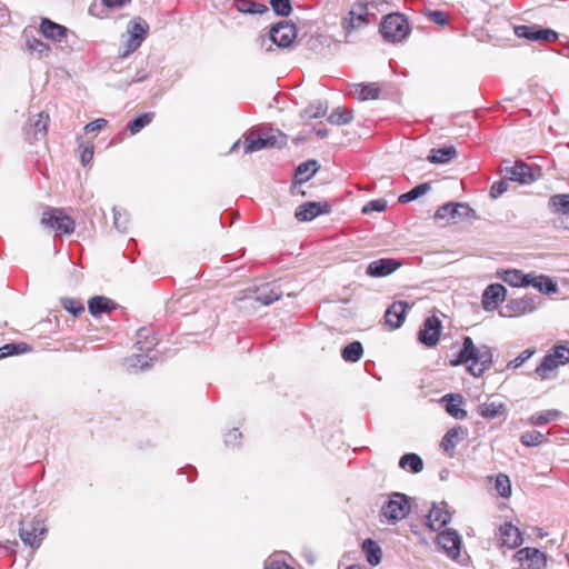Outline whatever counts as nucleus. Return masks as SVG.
Segmentation results:
<instances>
[{
	"label": "nucleus",
	"mask_w": 569,
	"mask_h": 569,
	"mask_svg": "<svg viewBox=\"0 0 569 569\" xmlns=\"http://www.w3.org/2000/svg\"><path fill=\"white\" fill-rule=\"evenodd\" d=\"M80 160L83 166L91 162L93 158V144L92 143H80Z\"/></svg>",
	"instance_id": "6e6d98bb"
},
{
	"label": "nucleus",
	"mask_w": 569,
	"mask_h": 569,
	"mask_svg": "<svg viewBox=\"0 0 569 569\" xmlns=\"http://www.w3.org/2000/svg\"><path fill=\"white\" fill-rule=\"evenodd\" d=\"M560 366L548 352L541 360L540 365L536 367L535 375L540 380H550L557 376V370Z\"/></svg>",
	"instance_id": "a878e982"
},
{
	"label": "nucleus",
	"mask_w": 569,
	"mask_h": 569,
	"mask_svg": "<svg viewBox=\"0 0 569 569\" xmlns=\"http://www.w3.org/2000/svg\"><path fill=\"white\" fill-rule=\"evenodd\" d=\"M560 416H561V412L559 410H556V409L545 410V411L537 412V413L532 415L528 419V422L531 426H541V425H546V423H549L551 421L559 419Z\"/></svg>",
	"instance_id": "72a5a7b5"
},
{
	"label": "nucleus",
	"mask_w": 569,
	"mask_h": 569,
	"mask_svg": "<svg viewBox=\"0 0 569 569\" xmlns=\"http://www.w3.org/2000/svg\"><path fill=\"white\" fill-rule=\"evenodd\" d=\"M318 171L316 160H309L298 166L296 170V182L302 183L309 180Z\"/></svg>",
	"instance_id": "473e14b6"
},
{
	"label": "nucleus",
	"mask_w": 569,
	"mask_h": 569,
	"mask_svg": "<svg viewBox=\"0 0 569 569\" xmlns=\"http://www.w3.org/2000/svg\"><path fill=\"white\" fill-rule=\"evenodd\" d=\"M148 31V24L146 22H136L130 29V37L127 42V49L123 53V56H127L133 51H136L141 42L144 39V36Z\"/></svg>",
	"instance_id": "b1692460"
},
{
	"label": "nucleus",
	"mask_w": 569,
	"mask_h": 569,
	"mask_svg": "<svg viewBox=\"0 0 569 569\" xmlns=\"http://www.w3.org/2000/svg\"><path fill=\"white\" fill-rule=\"evenodd\" d=\"M507 188H508V184L506 181L501 180V181L495 182L490 188V196L492 198H498L507 191Z\"/></svg>",
	"instance_id": "052dcab7"
},
{
	"label": "nucleus",
	"mask_w": 569,
	"mask_h": 569,
	"mask_svg": "<svg viewBox=\"0 0 569 569\" xmlns=\"http://www.w3.org/2000/svg\"><path fill=\"white\" fill-rule=\"evenodd\" d=\"M40 33L54 42H61L67 39L69 30L49 18H42L39 24Z\"/></svg>",
	"instance_id": "aec40b11"
},
{
	"label": "nucleus",
	"mask_w": 569,
	"mask_h": 569,
	"mask_svg": "<svg viewBox=\"0 0 569 569\" xmlns=\"http://www.w3.org/2000/svg\"><path fill=\"white\" fill-rule=\"evenodd\" d=\"M460 208H465V206L461 203H452V202L446 203V204L441 206L436 211L435 218L439 219V220H442V219L453 220Z\"/></svg>",
	"instance_id": "ea45409f"
},
{
	"label": "nucleus",
	"mask_w": 569,
	"mask_h": 569,
	"mask_svg": "<svg viewBox=\"0 0 569 569\" xmlns=\"http://www.w3.org/2000/svg\"><path fill=\"white\" fill-rule=\"evenodd\" d=\"M533 353L535 350L526 349L518 357L511 360L508 366L512 368H518L522 366Z\"/></svg>",
	"instance_id": "13d9d810"
},
{
	"label": "nucleus",
	"mask_w": 569,
	"mask_h": 569,
	"mask_svg": "<svg viewBox=\"0 0 569 569\" xmlns=\"http://www.w3.org/2000/svg\"><path fill=\"white\" fill-rule=\"evenodd\" d=\"M154 119L153 112H146L133 119L128 123V130L131 134H137L140 132L144 127L150 124L152 120Z\"/></svg>",
	"instance_id": "58836bf2"
},
{
	"label": "nucleus",
	"mask_w": 569,
	"mask_h": 569,
	"mask_svg": "<svg viewBox=\"0 0 569 569\" xmlns=\"http://www.w3.org/2000/svg\"><path fill=\"white\" fill-rule=\"evenodd\" d=\"M507 290L501 283L489 284L481 298L482 308L486 311H495L506 300Z\"/></svg>",
	"instance_id": "4468645a"
},
{
	"label": "nucleus",
	"mask_w": 569,
	"mask_h": 569,
	"mask_svg": "<svg viewBox=\"0 0 569 569\" xmlns=\"http://www.w3.org/2000/svg\"><path fill=\"white\" fill-rule=\"evenodd\" d=\"M427 17L433 23L443 27L449 22V17L446 12L440 10L430 11L427 13Z\"/></svg>",
	"instance_id": "4d7b16f0"
},
{
	"label": "nucleus",
	"mask_w": 569,
	"mask_h": 569,
	"mask_svg": "<svg viewBox=\"0 0 569 569\" xmlns=\"http://www.w3.org/2000/svg\"><path fill=\"white\" fill-rule=\"evenodd\" d=\"M270 6L277 14L283 17L289 16L292 10L290 0H270Z\"/></svg>",
	"instance_id": "603ef678"
},
{
	"label": "nucleus",
	"mask_w": 569,
	"mask_h": 569,
	"mask_svg": "<svg viewBox=\"0 0 569 569\" xmlns=\"http://www.w3.org/2000/svg\"><path fill=\"white\" fill-rule=\"evenodd\" d=\"M513 32L519 38H525L535 42H556L558 33L551 29H543L538 24L531 26H516Z\"/></svg>",
	"instance_id": "0eeeda50"
},
{
	"label": "nucleus",
	"mask_w": 569,
	"mask_h": 569,
	"mask_svg": "<svg viewBox=\"0 0 569 569\" xmlns=\"http://www.w3.org/2000/svg\"><path fill=\"white\" fill-rule=\"evenodd\" d=\"M479 415L486 419H495L505 413L506 407L503 403L485 402L479 407Z\"/></svg>",
	"instance_id": "c9c22d12"
},
{
	"label": "nucleus",
	"mask_w": 569,
	"mask_h": 569,
	"mask_svg": "<svg viewBox=\"0 0 569 569\" xmlns=\"http://www.w3.org/2000/svg\"><path fill=\"white\" fill-rule=\"evenodd\" d=\"M528 286H532L540 292L548 295L556 293L558 290L557 283L551 278L545 274L535 276L532 273H529Z\"/></svg>",
	"instance_id": "c756f323"
},
{
	"label": "nucleus",
	"mask_w": 569,
	"mask_h": 569,
	"mask_svg": "<svg viewBox=\"0 0 569 569\" xmlns=\"http://www.w3.org/2000/svg\"><path fill=\"white\" fill-rule=\"evenodd\" d=\"M244 153H252L266 148L263 136H256L253 132H250L243 141Z\"/></svg>",
	"instance_id": "4c0bfd02"
},
{
	"label": "nucleus",
	"mask_w": 569,
	"mask_h": 569,
	"mask_svg": "<svg viewBox=\"0 0 569 569\" xmlns=\"http://www.w3.org/2000/svg\"><path fill=\"white\" fill-rule=\"evenodd\" d=\"M450 362L452 366L468 365L467 370L473 377H481L491 367L492 352L488 346H476L467 336L463 338L462 348L457 358Z\"/></svg>",
	"instance_id": "f257e3e1"
},
{
	"label": "nucleus",
	"mask_w": 569,
	"mask_h": 569,
	"mask_svg": "<svg viewBox=\"0 0 569 569\" xmlns=\"http://www.w3.org/2000/svg\"><path fill=\"white\" fill-rule=\"evenodd\" d=\"M399 466L403 469L409 468L411 472L418 473L423 469V461L416 453H406L400 458Z\"/></svg>",
	"instance_id": "e433bc0d"
},
{
	"label": "nucleus",
	"mask_w": 569,
	"mask_h": 569,
	"mask_svg": "<svg viewBox=\"0 0 569 569\" xmlns=\"http://www.w3.org/2000/svg\"><path fill=\"white\" fill-rule=\"evenodd\" d=\"M387 209V201L385 199L370 200L362 207V213L382 212Z\"/></svg>",
	"instance_id": "5fc2aeb1"
},
{
	"label": "nucleus",
	"mask_w": 569,
	"mask_h": 569,
	"mask_svg": "<svg viewBox=\"0 0 569 569\" xmlns=\"http://www.w3.org/2000/svg\"><path fill=\"white\" fill-rule=\"evenodd\" d=\"M107 7H118L126 2V0H102Z\"/></svg>",
	"instance_id": "e2e57ef3"
},
{
	"label": "nucleus",
	"mask_w": 569,
	"mask_h": 569,
	"mask_svg": "<svg viewBox=\"0 0 569 569\" xmlns=\"http://www.w3.org/2000/svg\"><path fill=\"white\" fill-rule=\"evenodd\" d=\"M266 148H281L287 143V136L280 131L271 132L263 136Z\"/></svg>",
	"instance_id": "09e8293b"
},
{
	"label": "nucleus",
	"mask_w": 569,
	"mask_h": 569,
	"mask_svg": "<svg viewBox=\"0 0 569 569\" xmlns=\"http://www.w3.org/2000/svg\"><path fill=\"white\" fill-rule=\"evenodd\" d=\"M264 569H295L284 561L270 560L266 563Z\"/></svg>",
	"instance_id": "680f3d73"
},
{
	"label": "nucleus",
	"mask_w": 569,
	"mask_h": 569,
	"mask_svg": "<svg viewBox=\"0 0 569 569\" xmlns=\"http://www.w3.org/2000/svg\"><path fill=\"white\" fill-rule=\"evenodd\" d=\"M549 353L553 357L559 366L569 363V347L558 345L550 349Z\"/></svg>",
	"instance_id": "3c124183"
},
{
	"label": "nucleus",
	"mask_w": 569,
	"mask_h": 569,
	"mask_svg": "<svg viewBox=\"0 0 569 569\" xmlns=\"http://www.w3.org/2000/svg\"><path fill=\"white\" fill-rule=\"evenodd\" d=\"M401 263L391 258H381L370 262L367 267V274L373 278L387 277L395 272Z\"/></svg>",
	"instance_id": "6ab92c4d"
},
{
	"label": "nucleus",
	"mask_w": 569,
	"mask_h": 569,
	"mask_svg": "<svg viewBox=\"0 0 569 569\" xmlns=\"http://www.w3.org/2000/svg\"><path fill=\"white\" fill-rule=\"evenodd\" d=\"M463 429L461 427H455L450 429L442 438L440 442L441 449L449 455L453 456L457 445L463 439Z\"/></svg>",
	"instance_id": "bb28decb"
},
{
	"label": "nucleus",
	"mask_w": 569,
	"mask_h": 569,
	"mask_svg": "<svg viewBox=\"0 0 569 569\" xmlns=\"http://www.w3.org/2000/svg\"><path fill=\"white\" fill-rule=\"evenodd\" d=\"M108 124V121L103 118H100V119H96L91 122H89L86 127H84V131L87 133L89 132H94V131H100L102 129H104Z\"/></svg>",
	"instance_id": "bf43d9fd"
},
{
	"label": "nucleus",
	"mask_w": 569,
	"mask_h": 569,
	"mask_svg": "<svg viewBox=\"0 0 569 569\" xmlns=\"http://www.w3.org/2000/svg\"><path fill=\"white\" fill-rule=\"evenodd\" d=\"M411 506L406 495L393 493L382 508V515L391 522L405 519L410 512Z\"/></svg>",
	"instance_id": "423d86ee"
},
{
	"label": "nucleus",
	"mask_w": 569,
	"mask_h": 569,
	"mask_svg": "<svg viewBox=\"0 0 569 569\" xmlns=\"http://www.w3.org/2000/svg\"><path fill=\"white\" fill-rule=\"evenodd\" d=\"M325 113H326V110L322 109V107H318L316 112L309 114V118H319V117L325 116Z\"/></svg>",
	"instance_id": "0e129e2a"
},
{
	"label": "nucleus",
	"mask_w": 569,
	"mask_h": 569,
	"mask_svg": "<svg viewBox=\"0 0 569 569\" xmlns=\"http://www.w3.org/2000/svg\"><path fill=\"white\" fill-rule=\"evenodd\" d=\"M369 3L359 0L353 3L352 8L342 19V28L346 37H350L353 32L359 31L368 26L370 21Z\"/></svg>",
	"instance_id": "20e7f679"
},
{
	"label": "nucleus",
	"mask_w": 569,
	"mask_h": 569,
	"mask_svg": "<svg viewBox=\"0 0 569 569\" xmlns=\"http://www.w3.org/2000/svg\"><path fill=\"white\" fill-rule=\"evenodd\" d=\"M495 487L501 497L509 498L511 496V482L507 475H498L496 478Z\"/></svg>",
	"instance_id": "de8ad7c7"
},
{
	"label": "nucleus",
	"mask_w": 569,
	"mask_h": 569,
	"mask_svg": "<svg viewBox=\"0 0 569 569\" xmlns=\"http://www.w3.org/2000/svg\"><path fill=\"white\" fill-rule=\"evenodd\" d=\"M114 226L118 228V229H121L122 226L120 224V219L119 217L117 216V213H114V221H113Z\"/></svg>",
	"instance_id": "774afa93"
},
{
	"label": "nucleus",
	"mask_w": 569,
	"mask_h": 569,
	"mask_svg": "<svg viewBox=\"0 0 569 569\" xmlns=\"http://www.w3.org/2000/svg\"><path fill=\"white\" fill-rule=\"evenodd\" d=\"M352 119V112L347 109L337 108L328 117V121L332 124L342 126L350 122Z\"/></svg>",
	"instance_id": "37998d69"
},
{
	"label": "nucleus",
	"mask_w": 569,
	"mask_h": 569,
	"mask_svg": "<svg viewBox=\"0 0 569 569\" xmlns=\"http://www.w3.org/2000/svg\"><path fill=\"white\" fill-rule=\"evenodd\" d=\"M451 520V512L446 503L433 505L427 515V526L433 530H440Z\"/></svg>",
	"instance_id": "f3484780"
},
{
	"label": "nucleus",
	"mask_w": 569,
	"mask_h": 569,
	"mask_svg": "<svg viewBox=\"0 0 569 569\" xmlns=\"http://www.w3.org/2000/svg\"><path fill=\"white\" fill-rule=\"evenodd\" d=\"M269 36L278 47L288 48L297 38V28L289 21H280L270 29Z\"/></svg>",
	"instance_id": "6e6552de"
},
{
	"label": "nucleus",
	"mask_w": 569,
	"mask_h": 569,
	"mask_svg": "<svg viewBox=\"0 0 569 569\" xmlns=\"http://www.w3.org/2000/svg\"><path fill=\"white\" fill-rule=\"evenodd\" d=\"M520 441L526 447H537L547 441V439L541 432L533 430L522 433Z\"/></svg>",
	"instance_id": "c03bdc74"
},
{
	"label": "nucleus",
	"mask_w": 569,
	"mask_h": 569,
	"mask_svg": "<svg viewBox=\"0 0 569 569\" xmlns=\"http://www.w3.org/2000/svg\"><path fill=\"white\" fill-rule=\"evenodd\" d=\"M282 295L283 291L278 282H264L256 288L254 300L263 306H268L279 300Z\"/></svg>",
	"instance_id": "dca6fc26"
},
{
	"label": "nucleus",
	"mask_w": 569,
	"mask_h": 569,
	"mask_svg": "<svg viewBox=\"0 0 569 569\" xmlns=\"http://www.w3.org/2000/svg\"><path fill=\"white\" fill-rule=\"evenodd\" d=\"M28 349L26 343H8L0 348V358L18 355Z\"/></svg>",
	"instance_id": "864d4df0"
},
{
	"label": "nucleus",
	"mask_w": 569,
	"mask_h": 569,
	"mask_svg": "<svg viewBox=\"0 0 569 569\" xmlns=\"http://www.w3.org/2000/svg\"><path fill=\"white\" fill-rule=\"evenodd\" d=\"M380 33L387 41L399 42L409 34V23L403 14L390 13L381 22Z\"/></svg>",
	"instance_id": "7ed1b4c3"
},
{
	"label": "nucleus",
	"mask_w": 569,
	"mask_h": 569,
	"mask_svg": "<svg viewBox=\"0 0 569 569\" xmlns=\"http://www.w3.org/2000/svg\"><path fill=\"white\" fill-rule=\"evenodd\" d=\"M499 278H501L506 283L511 287L520 288L528 287V278L529 273H523L518 269H508L498 272Z\"/></svg>",
	"instance_id": "c85d7f7f"
},
{
	"label": "nucleus",
	"mask_w": 569,
	"mask_h": 569,
	"mask_svg": "<svg viewBox=\"0 0 569 569\" xmlns=\"http://www.w3.org/2000/svg\"><path fill=\"white\" fill-rule=\"evenodd\" d=\"M42 227L58 234H71L76 229L74 220L61 208H48L42 212Z\"/></svg>",
	"instance_id": "f03ea898"
},
{
	"label": "nucleus",
	"mask_w": 569,
	"mask_h": 569,
	"mask_svg": "<svg viewBox=\"0 0 569 569\" xmlns=\"http://www.w3.org/2000/svg\"><path fill=\"white\" fill-rule=\"evenodd\" d=\"M446 402V411L456 419H463L467 417V411L461 408L463 398L460 395H446L442 398Z\"/></svg>",
	"instance_id": "cd10ccee"
},
{
	"label": "nucleus",
	"mask_w": 569,
	"mask_h": 569,
	"mask_svg": "<svg viewBox=\"0 0 569 569\" xmlns=\"http://www.w3.org/2000/svg\"><path fill=\"white\" fill-rule=\"evenodd\" d=\"M317 136L320 138H325L328 134V131L326 129H319L316 131Z\"/></svg>",
	"instance_id": "338daca9"
},
{
	"label": "nucleus",
	"mask_w": 569,
	"mask_h": 569,
	"mask_svg": "<svg viewBox=\"0 0 569 569\" xmlns=\"http://www.w3.org/2000/svg\"><path fill=\"white\" fill-rule=\"evenodd\" d=\"M26 46L29 51L37 52L39 57H48L51 51L50 46L38 38L28 39Z\"/></svg>",
	"instance_id": "a18cd8bd"
},
{
	"label": "nucleus",
	"mask_w": 569,
	"mask_h": 569,
	"mask_svg": "<svg viewBox=\"0 0 569 569\" xmlns=\"http://www.w3.org/2000/svg\"><path fill=\"white\" fill-rule=\"evenodd\" d=\"M381 87L377 82L356 83L350 87V94L360 101L378 99Z\"/></svg>",
	"instance_id": "5701e85b"
},
{
	"label": "nucleus",
	"mask_w": 569,
	"mask_h": 569,
	"mask_svg": "<svg viewBox=\"0 0 569 569\" xmlns=\"http://www.w3.org/2000/svg\"><path fill=\"white\" fill-rule=\"evenodd\" d=\"M516 558L525 569H541L546 566V556L536 548H522L517 551Z\"/></svg>",
	"instance_id": "2eb2a0df"
},
{
	"label": "nucleus",
	"mask_w": 569,
	"mask_h": 569,
	"mask_svg": "<svg viewBox=\"0 0 569 569\" xmlns=\"http://www.w3.org/2000/svg\"><path fill=\"white\" fill-rule=\"evenodd\" d=\"M502 171L506 179L521 184H530L541 178L540 167L530 166L523 161H516L512 166H506Z\"/></svg>",
	"instance_id": "39448f33"
},
{
	"label": "nucleus",
	"mask_w": 569,
	"mask_h": 569,
	"mask_svg": "<svg viewBox=\"0 0 569 569\" xmlns=\"http://www.w3.org/2000/svg\"><path fill=\"white\" fill-rule=\"evenodd\" d=\"M116 308H117V303L113 300H111L107 297H103V296L92 297L88 301L89 312L93 317H99L102 313H110Z\"/></svg>",
	"instance_id": "393cba45"
},
{
	"label": "nucleus",
	"mask_w": 569,
	"mask_h": 569,
	"mask_svg": "<svg viewBox=\"0 0 569 569\" xmlns=\"http://www.w3.org/2000/svg\"><path fill=\"white\" fill-rule=\"evenodd\" d=\"M436 542L449 558L457 559L459 557L462 541L456 530L447 529L441 531L437 536Z\"/></svg>",
	"instance_id": "9b49d317"
},
{
	"label": "nucleus",
	"mask_w": 569,
	"mask_h": 569,
	"mask_svg": "<svg viewBox=\"0 0 569 569\" xmlns=\"http://www.w3.org/2000/svg\"><path fill=\"white\" fill-rule=\"evenodd\" d=\"M408 307V303L403 301H396L387 309L385 313V321L391 330L398 329L402 326Z\"/></svg>",
	"instance_id": "4be33fe9"
},
{
	"label": "nucleus",
	"mask_w": 569,
	"mask_h": 569,
	"mask_svg": "<svg viewBox=\"0 0 569 569\" xmlns=\"http://www.w3.org/2000/svg\"><path fill=\"white\" fill-rule=\"evenodd\" d=\"M147 333H148V331L144 329L139 330V332H138L139 340L137 341V345L141 343L140 338H147Z\"/></svg>",
	"instance_id": "69168bd1"
},
{
	"label": "nucleus",
	"mask_w": 569,
	"mask_h": 569,
	"mask_svg": "<svg viewBox=\"0 0 569 569\" xmlns=\"http://www.w3.org/2000/svg\"><path fill=\"white\" fill-rule=\"evenodd\" d=\"M217 316L213 312L206 310L197 313L190 319V328L193 335H201L212 331L217 326Z\"/></svg>",
	"instance_id": "412c9836"
},
{
	"label": "nucleus",
	"mask_w": 569,
	"mask_h": 569,
	"mask_svg": "<svg viewBox=\"0 0 569 569\" xmlns=\"http://www.w3.org/2000/svg\"><path fill=\"white\" fill-rule=\"evenodd\" d=\"M362 550L366 555L367 561L371 566H378L381 562L382 550L375 540L366 539L362 542Z\"/></svg>",
	"instance_id": "7c9ffc66"
},
{
	"label": "nucleus",
	"mask_w": 569,
	"mask_h": 569,
	"mask_svg": "<svg viewBox=\"0 0 569 569\" xmlns=\"http://www.w3.org/2000/svg\"><path fill=\"white\" fill-rule=\"evenodd\" d=\"M441 329V320L437 316L428 317L418 333V339L427 347H435L439 342Z\"/></svg>",
	"instance_id": "1a4fd4ad"
},
{
	"label": "nucleus",
	"mask_w": 569,
	"mask_h": 569,
	"mask_svg": "<svg viewBox=\"0 0 569 569\" xmlns=\"http://www.w3.org/2000/svg\"><path fill=\"white\" fill-rule=\"evenodd\" d=\"M46 532L47 529L42 521L32 520L21 526L19 535L26 545L31 548H38L41 545Z\"/></svg>",
	"instance_id": "9d476101"
},
{
	"label": "nucleus",
	"mask_w": 569,
	"mask_h": 569,
	"mask_svg": "<svg viewBox=\"0 0 569 569\" xmlns=\"http://www.w3.org/2000/svg\"><path fill=\"white\" fill-rule=\"evenodd\" d=\"M237 8L243 13H263L268 11L267 6L253 0H237Z\"/></svg>",
	"instance_id": "79ce46f5"
},
{
	"label": "nucleus",
	"mask_w": 569,
	"mask_h": 569,
	"mask_svg": "<svg viewBox=\"0 0 569 569\" xmlns=\"http://www.w3.org/2000/svg\"><path fill=\"white\" fill-rule=\"evenodd\" d=\"M61 305L68 312L72 313L74 317H78L84 311V306L82 301L76 298H62Z\"/></svg>",
	"instance_id": "8fccbe9b"
},
{
	"label": "nucleus",
	"mask_w": 569,
	"mask_h": 569,
	"mask_svg": "<svg viewBox=\"0 0 569 569\" xmlns=\"http://www.w3.org/2000/svg\"><path fill=\"white\" fill-rule=\"evenodd\" d=\"M500 545L509 549H515L522 543V535L520 529L512 522H505L499 527Z\"/></svg>",
	"instance_id": "a211bd4d"
},
{
	"label": "nucleus",
	"mask_w": 569,
	"mask_h": 569,
	"mask_svg": "<svg viewBox=\"0 0 569 569\" xmlns=\"http://www.w3.org/2000/svg\"><path fill=\"white\" fill-rule=\"evenodd\" d=\"M549 203L553 212L569 214V194H555L550 198Z\"/></svg>",
	"instance_id": "a19ab883"
},
{
	"label": "nucleus",
	"mask_w": 569,
	"mask_h": 569,
	"mask_svg": "<svg viewBox=\"0 0 569 569\" xmlns=\"http://www.w3.org/2000/svg\"><path fill=\"white\" fill-rule=\"evenodd\" d=\"M457 157V150L453 146L432 149L428 156L431 163H447Z\"/></svg>",
	"instance_id": "2f4dec72"
},
{
	"label": "nucleus",
	"mask_w": 569,
	"mask_h": 569,
	"mask_svg": "<svg viewBox=\"0 0 569 569\" xmlns=\"http://www.w3.org/2000/svg\"><path fill=\"white\" fill-rule=\"evenodd\" d=\"M363 355V348L360 341H353L346 346L341 351V357L346 362H357Z\"/></svg>",
	"instance_id": "f704fd0d"
},
{
	"label": "nucleus",
	"mask_w": 569,
	"mask_h": 569,
	"mask_svg": "<svg viewBox=\"0 0 569 569\" xmlns=\"http://www.w3.org/2000/svg\"><path fill=\"white\" fill-rule=\"evenodd\" d=\"M49 122L50 117L47 112L42 111L32 117L24 129L27 139L30 142L43 139L48 133Z\"/></svg>",
	"instance_id": "f8f14e48"
},
{
	"label": "nucleus",
	"mask_w": 569,
	"mask_h": 569,
	"mask_svg": "<svg viewBox=\"0 0 569 569\" xmlns=\"http://www.w3.org/2000/svg\"><path fill=\"white\" fill-rule=\"evenodd\" d=\"M429 189H430V183H428V182L418 184L410 191L401 194L398 200L401 203H407V202L416 200L420 196L425 194Z\"/></svg>",
	"instance_id": "49530a36"
},
{
	"label": "nucleus",
	"mask_w": 569,
	"mask_h": 569,
	"mask_svg": "<svg viewBox=\"0 0 569 569\" xmlns=\"http://www.w3.org/2000/svg\"><path fill=\"white\" fill-rule=\"evenodd\" d=\"M331 211V206L327 201H309L300 204L295 213L299 221H311L320 214H327Z\"/></svg>",
	"instance_id": "ddd939ff"
}]
</instances>
